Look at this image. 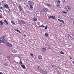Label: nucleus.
Here are the masks:
<instances>
[{"label": "nucleus", "mask_w": 74, "mask_h": 74, "mask_svg": "<svg viewBox=\"0 0 74 74\" xmlns=\"http://www.w3.org/2000/svg\"><path fill=\"white\" fill-rule=\"evenodd\" d=\"M31 55L32 56V57H33L34 56H33V53H31Z\"/></svg>", "instance_id": "obj_40"}, {"label": "nucleus", "mask_w": 74, "mask_h": 74, "mask_svg": "<svg viewBox=\"0 0 74 74\" xmlns=\"http://www.w3.org/2000/svg\"><path fill=\"white\" fill-rule=\"evenodd\" d=\"M66 11H69V10H67V9L66 8Z\"/></svg>", "instance_id": "obj_43"}, {"label": "nucleus", "mask_w": 74, "mask_h": 74, "mask_svg": "<svg viewBox=\"0 0 74 74\" xmlns=\"http://www.w3.org/2000/svg\"><path fill=\"white\" fill-rule=\"evenodd\" d=\"M68 7V8L69 9V10H71V8H70V7H68V6H67Z\"/></svg>", "instance_id": "obj_26"}, {"label": "nucleus", "mask_w": 74, "mask_h": 74, "mask_svg": "<svg viewBox=\"0 0 74 74\" xmlns=\"http://www.w3.org/2000/svg\"><path fill=\"white\" fill-rule=\"evenodd\" d=\"M6 44L7 46H8L9 47H12V45L8 43H6Z\"/></svg>", "instance_id": "obj_5"}, {"label": "nucleus", "mask_w": 74, "mask_h": 74, "mask_svg": "<svg viewBox=\"0 0 74 74\" xmlns=\"http://www.w3.org/2000/svg\"><path fill=\"white\" fill-rule=\"evenodd\" d=\"M73 23L74 24V21H73Z\"/></svg>", "instance_id": "obj_48"}, {"label": "nucleus", "mask_w": 74, "mask_h": 74, "mask_svg": "<svg viewBox=\"0 0 74 74\" xmlns=\"http://www.w3.org/2000/svg\"><path fill=\"white\" fill-rule=\"evenodd\" d=\"M72 63H73V64H74V61H72Z\"/></svg>", "instance_id": "obj_45"}, {"label": "nucleus", "mask_w": 74, "mask_h": 74, "mask_svg": "<svg viewBox=\"0 0 74 74\" xmlns=\"http://www.w3.org/2000/svg\"><path fill=\"white\" fill-rule=\"evenodd\" d=\"M0 74H3V73L2 72H0Z\"/></svg>", "instance_id": "obj_46"}, {"label": "nucleus", "mask_w": 74, "mask_h": 74, "mask_svg": "<svg viewBox=\"0 0 74 74\" xmlns=\"http://www.w3.org/2000/svg\"><path fill=\"white\" fill-rule=\"evenodd\" d=\"M46 5L49 7H51V5H50L49 4H46Z\"/></svg>", "instance_id": "obj_29"}, {"label": "nucleus", "mask_w": 74, "mask_h": 74, "mask_svg": "<svg viewBox=\"0 0 74 74\" xmlns=\"http://www.w3.org/2000/svg\"><path fill=\"white\" fill-rule=\"evenodd\" d=\"M58 21H59L60 22H61L63 24H64V21L62 20H60V19H58Z\"/></svg>", "instance_id": "obj_4"}, {"label": "nucleus", "mask_w": 74, "mask_h": 74, "mask_svg": "<svg viewBox=\"0 0 74 74\" xmlns=\"http://www.w3.org/2000/svg\"><path fill=\"white\" fill-rule=\"evenodd\" d=\"M67 36H70L71 35H70V34H67Z\"/></svg>", "instance_id": "obj_44"}, {"label": "nucleus", "mask_w": 74, "mask_h": 74, "mask_svg": "<svg viewBox=\"0 0 74 74\" xmlns=\"http://www.w3.org/2000/svg\"><path fill=\"white\" fill-rule=\"evenodd\" d=\"M60 53L61 54H64V52H63L62 51H60Z\"/></svg>", "instance_id": "obj_24"}, {"label": "nucleus", "mask_w": 74, "mask_h": 74, "mask_svg": "<svg viewBox=\"0 0 74 74\" xmlns=\"http://www.w3.org/2000/svg\"><path fill=\"white\" fill-rule=\"evenodd\" d=\"M60 2H61L60 1L58 0V2L59 3H60Z\"/></svg>", "instance_id": "obj_37"}, {"label": "nucleus", "mask_w": 74, "mask_h": 74, "mask_svg": "<svg viewBox=\"0 0 74 74\" xmlns=\"http://www.w3.org/2000/svg\"><path fill=\"white\" fill-rule=\"evenodd\" d=\"M52 67H55V65H52Z\"/></svg>", "instance_id": "obj_42"}, {"label": "nucleus", "mask_w": 74, "mask_h": 74, "mask_svg": "<svg viewBox=\"0 0 74 74\" xmlns=\"http://www.w3.org/2000/svg\"><path fill=\"white\" fill-rule=\"evenodd\" d=\"M58 67L59 70H60V69H61V68L60 67L58 66Z\"/></svg>", "instance_id": "obj_36"}, {"label": "nucleus", "mask_w": 74, "mask_h": 74, "mask_svg": "<svg viewBox=\"0 0 74 74\" xmlns=\"http://www.w3.org/2000/svg\"><path fill=\"white\" fill-rule=\"evenodd\" d=\"M45 36H46V37H48V34L47 33H45Z\"/></svg>", "instance_id": "obj_23"}, {"label": "nucleus", "mask_w": 74, "mask_h": 74, "mask_svg": "<svg viewBox=\"0 0 74 74\" xmlns=\"http://www.w3.org/2000/svg\"><path fill=\"white\" fill-rule=\"evenodd\" d=\"M42 52H45V51H46V49L45 48H42Z\"/></svg>", "instance_id": "obj_9"}, {"label": "nucleus", "mask_w": 74, "mask_h": 74, "mask_svg": "<svg viewBox=\"0 0 74 74\" xmlns=\"http://www.w3.org/2000/svg\"><path fill=\"white\" fill-rule=\"evenodd\" d=\"M20 62H19V63H20L21 64H22V62L21 61V60H20Z\"/></svg>", "instance_id": "obj_32"}, {"label": "nucleus", "mask_w": 74, "mask_h": 74, "mask_svg": "<svg viewBox=\"0 0 74 74\" xmlns=\"http://www.w3.org/2000/svg\"><path fill=\"white\" fill-rule=\"evenodd\" d=\"M44 10H45V11L47 12L48 10V9L46 8H45L44 9Z\"/></svg>", "instance_id": "obj_20"}, {"label": "nucleus", "mask_w": 74, "mask_h": 74, "mask_svg": "<svg viewBox=\"0 0 74 74\" xmlns=\"http://www.w3.org/2000/svg\"><path fill=\"white\" fill-rule=\"evenodd\" d=\"M18 7L19 8H20V11H23L22 9V8H21V6H19Z\"/></svg>", "instance_id": "obj_12"}, {"label": "nucleus", "mask_w": 74, "mask_h": 74, "mask_svg": "<svg viewBox=\"0 0 74 74\" xmlns=\"http://www.w3.org/2000/svg\"><path fill=\"white\" fill-rule=\"evenodd\" d=\"M5 66H7V64L5 63Z\"/></svg>", "instance_id": "obj_39"}, {"label": "nucleus", "mask_w": 74, "mask_h": 74, "mask_svg": "<svg viewBox=\"0 0 74 74\" xmlns=\"http://www.w3.org/2000/svg\"><path fill=\"white\" fill-rule=\"evenodd\" d=\"M53 19H55V20H56L57 19L56 18V17H55V16H53Z\"/></svg>", "instance_id": "obj_21"}, {"label": "nucleus", "mask_w": 74, "mask_h": 74, "mask_svg": "<svg viewBox=\"0 0 74 74\" xmlns=\"http://www.w3.org/2000/svg\"><path fill=\"white\" fill-rule=\"evenodd\" d=\"M53 16H49V18H52V19H53Z\"/></svg>", "instance_id": "obj_25"}, {"label": "nucleus", "mask_w": 74, "mask_h": 74, "mask_svg": "<svg viewBox=\"0 0 74 74\" xmlns=\"http://www.w3.org/2000/svg\"><path fill=\"white\" fill-rule=\"evenodd\" d=\"M15 31H16V32H18L19 33H20L21 34H22V33L21 32H20V31L18 29H15Z\"/></svg>", "instance_id": "obj_8"}, {"label": "nucleus", "mask_w": 74, "mask_h": 74, "mask_svg": "<svg viewBox=\"0 0 74 74\" xmlns=\"http://www.w3.org/2000/svg\"><path fill=\"white\" fill-rule=\"evenodd\" d=\"M63 1L64 2H65V1H66L64 0V1Z\"/></svg>", "instance_id": "obj_47"}, {"label": "nucleus", "mask_w": 74, "mask_h": 74, "mask_svg": "<svg viewBox=\"0 0 74 74\" xmlns=\"http://www.w3.org/2000/svg\"><path fill=\"white\" fill-rule=\"evenodd\" d=\"M21 23H22V24H23V25H24L26 23H25V22L23 21H22Z\"/></svg>", "instance_id": "obj_22"}, {"label": "nucleus", "mask_w": 74, "mask_h": 74, "mask_svg": "<svg viewBox=\"0 0 74 74\" xmlns=\"http://www.w3.org/2000/svg\"><path fill=\"white\" fill-rule=\"evenodd\" d=\"M69 58L70 59H72V57H71L69 56Z\"/></svg>", "instance_id": "obj_41"}, {"label": "nucleus", "mask_w": 74, "mask_h": 74, "mask_svg": "<svg viewBox=\"0 0 74 74\" xmlns=\"http://www.w3.org/2000/svg\"><path fill=\"white\" fill-rule=\"evenodd\" d=\"M39 27L43 28L44 27V25H39Z\"/></svg>", "instance_id": "obj_16"}, {"label": "nucleus", "mask_w": 74, "mask_h": 74, "mask_svg": "<svg viewBox=\"0 0 74 74\" xmlns=\"http://www.w3.org/2000/svg\"><path fill=\"white\" fill-rule=\"evenodd\" d=\"M37 68L38 69V70H40V69H41V67H40V66H38L37 67Z\"/></svg>", "instance_id": "obj_14"}, {"label": "nucleus", "mask_w": 74, "mask_h": 74, "mask_svg": "<svg viewBox=\"0 0 74 74\" xmlns=\"http://www.w3.org/2000/svg\"><path fill=\"white\" fill-rule=\"evenodd\" d=\"M4 1V0H3V1Z\"/></svg>", "instance_id": "obj_49"}, {"label": "nucleus", "mask_w": 74, "mask_h": 74, "mask_svg": "<svg viewBox=\"0 0 74 74\" xmlns=\"http://www.w3.org/2000/svg\"><path fill=\"white\" fill-rule=\"evenodd\" d=\"M4 22L1 21H0V26H3V24Z\"/></svg>", "instance_id": "obj_10"}, {"label": "nucleus", "mask_w": 74, "mask_h": 74, "mask_svg": "<svg viewBox=\"0 0 74 74\" xmlns=\"http://www.w3.org/2000/svg\"><path fill=\"white\" fill-rule=\"evenodd\" d=\"M12 52L13 53H16V52H17V51L16 50L14 49L12 50Z\"/></svg>", "instance_id": "obj_11"}, {"label": "nucleus", "mask_w": 74, "mask_h": 74, "mask_svg": "<svg viewBox=\"0 0 74 74\" xmlns=\"http://www.w3.org/2000/svg\"><path fill=\"white\" fill-rule=\"evenodd\" d=\"M0 9L2 10V9H3V7H0Z\"/></svg>", "instance_id": "obj_35"}, {"label": "nucleus", "mask_w": 74, "mask_h": 74, "mask_svg": "<svg viewBox=\"0 0 74 74\" xmlns=\"http://www.w3.org/2000/svg\"><path fill=\"white\" fill-rule=\"evenodd\" d=\"M21 66L23 68V69L26 68V67H25V66H24V65L23 64H21Z\"/></svg>", "instance_id": "obj_13"}, {"label": "nucleus", "mask_w": 74, "mask_h": 74, "mask_svg": "<svg viewBox=\"0 0 74 74\" xmlns=\"http://www.w3.org/2000/svg\"><path fill=\"white\" fill-rule=\"evenodd\" d=\"M40 72H41V73L43 74H47V71H46V70H45L41 69L40 70Z\"/></svg>", "instance_id": "obj_1"}, {"label": "nucleus", "mask_w": 74, "mask_h": 74, "mask_svg": "<svg viewBox=\"0 0 74 74\" xmlns=\"http://www.w3.org/2000/svg\"><path fill=\"white\" fill-rule=\"evenodd\" d=\"M1 42H2V43H5V41L4 39V37H2L1 38Z\"/></svg>", "instance_id": "obj_2"}, {"label": "nucleus", "mask_w": 74, "mask_h": 74, "mask_svg": "<svg viewBox=\"0 0 74 74\" xmlns=\"http://www.w3.org/2000/svg\"><path fill=\"white\" fill-rule=\"evenodd\" d=\"M42 12H45V10H44V9H42V11H41Z\"/></svg>", "instance_id": "obj_28"}, {"label": "nucleus", "mask_w": 74, "mask_h": 74, "mask_svg": "<svg viewBox=\"0 0 74 74\" xmlns=\"http://www.w3.org/2000/svg\"><path fill=\"white\" fill-rule=\"evenodd\" d=\"M47 27H48V25H47L45 27V29H47Z\"/></svg>", "instance_id": "obj_27"}, {"label": "nucleus", "mask_w": 74, "mask_h": 74, "mask_svg": "<svg viewBox=\"0 0 74 74\" xmlns=\"http://www.w3.org/2000/svg\"><path fill=\"white\" fill-rule=\"evenodd\" d=\"M3 5V7L5 8H8V5L7 4H5L4 5Z\"/></svg>", "instance_id": "obj_3"}, {"label": "nucleus", "mask_w": 74, "mask_h": 74, "mask_svg": "<svg viewBox=\"0 0 74 74\" xmlns=\"http://www.w3.org/2000/svg\"><path fill=\"white\" fill-rule=\"evenodd\" d=\"M70 37L71 38H72V39H73V38L71 36V35H70Z\"/></svg>", "instance_id": "obj_38"}, {"label": "nucleus", "mask_w": 74, "mask_h": 74, "mask_svg": "<svg viewBox=\"0 0 74 74\" xmlns=\"http://www.w3.org/2000/svg\"><path fill=\"white\" fill-rule=\"evenodd\" d=\"M33 20L34 21H37V18H34L33 19Z\"/></svg>", "instance_id": "obj_30"}, {"label": "nucleus", "mask_w": 74, "mask_h": 74, "mask_svg": "<svg viewBox=\"0 0 74 74\" xmlns=\"http://www.w3.org/2000/svg\"><path fill=\"white\" fill-rule=\"evenodd\" d=\"M27 3L29 5L32 4V2L31 1H28Z\"/></svg>", "instance_id": "obj_6"}, {"label": "nucleus", "mask_w": 74, "mask_h": 74, "mask_svg": "<svg viewBox=\"0 0 74 74\" xmlns=\"http://www.w3.org/2000/svg\"><path fill=\"white\" fill-rule=\"evenodd\" d=\"M38 58L39 59V60H41V59H42V57L41 56H38Z\"/></svg>", "instance_id": "obj_7"}, {"label": "nucleus", "mask_w": 74, "mask_h": 74, "mask_svg": "<svg viewBox=\"0 0 74 74\" xmlns=\"http://www.w3.org/2000/svg\"><path fill=\"white\" fill-rule=\"evenodd\" d=\"M29 7L31 9H32L33 8V6H32V5H29Z\"/></svg>", "instance_id": "obj_19"}, {"label": "nucleus", "mask_w": 74, "mask_h": 74, "mask_svg": "<svg viewBox=\"0 0 74 74\" xmlns=\"http://www.w3.org/2000/svg\"><path fill=\"white\" fill-rule=\"evenodd\" d=\"M11 23H12L13 25H16V24H15V23H14V21H11Z\"/></svg>", "instance_id": "obj_18"}, {"label": "nucleus", "mask_w": 74, "mask_h": 74, "mask_svg": "<svg viewBox=\"0 0 74 74\" xmlns=\"http://www.w3.org/2000/svg\"><path fill=\"white\" fill-rule=\"evenodd\" d=\"M22 20H18V23H20V24H21V23H22Z\"/></svg>", "instance_id": "obj_15"}, {"label": "nucleus", "mask_w": 74, "mask_h": 74, "mask_svg": "<svg viewBox=\"0 0 74 74\" xmlns=\"http://www.w3.org/2000/svg\"><path fill=\"white\" fill-rule=\"evenodd\" d=\"M60 6V4H57V7H59Z\"/></svg>", "instance_id": "obj_33"}, {"label": "nucleus", "mask_w": 74, "mask_h": 74, "mask_svg": "<svg viewBox=\"0 0 74 74\" xmlns=\"http://www.w3.org/2000/svg\"><path fill=\"white\" fill-rule=\"evenodd\" d=\"M4 22L6 23V25H8V23L7 22V21L5 20H4Z\"/></svg>", "instance_id": "obj_17"}, {"label": "nucleus", "mask_w": 74, "mask_h": 74, "mask_svg": "<svg viewBox=\"0 0 74 74\" xmlns=\"http://www.w3.org/2000/svg\"><path fill=\"white\" fill-rule=\"evenodd\" d=\"M62 13L64 14H67V12H66L65 11L62 12Z\"/></svg>", "instance_id": "obj_31"}, {"label": "nucleus", "mask_w": 74, "mask_h": 74, "mask_svg": "<svg viewBox=\"0 0 74 74\" xmlns=\"http://www.w3.org/2000/svg\"><path fill=\"white\" fill-rule=\"evenodd\" d=\"M7 58L8 59H10V56H7Z\"/></svg>", "instance_id": "obj_34"}]
</instances>
